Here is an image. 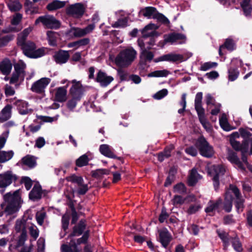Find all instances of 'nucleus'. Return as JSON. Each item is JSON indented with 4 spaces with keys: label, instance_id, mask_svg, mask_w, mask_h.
Returning a JSON list of instances; mask_svg holds the SVG:
<instances>
[{
    "label": "nucleus",
    "instance_id": "3",
    "mask_svg": "<svg viewBox=\"0 0 252 252\" xmlns=\"http://www.w3.org/2000/svg\"><path fill=\"white\" fill-rule=\"evenodd\" d=\"M27 223L26 220L24 219L17 220L16 221L14 237L17 239V241L16 247L23 246L27 239L26 227Z\"/></svg>",
    "mask_w": 252,
    "mask_h": 252
},
{
    "label": "nucleus",
    "instance_id": "27",
    "mask_svg": "<svg viewBox=\"0 0 252 252\" xmlns=\"http://www.w3.org/2000/svg\"><path fill=\"white\" fill-rule=\"evenodd\" d=\"M73 84L70 89V93L72 96H78V97H82V93L81 89V85L80 82L77 81L76 80H73L71 81Z\"/></svg>",
    "mask_w": 252,
    "mask_h": 252
},
{
    "label": "nucleus",
    "instance_id": "58",
    "mask_svg": "<svg viewBox=\"0 0 252 252\" xmlns=\"http://www.w3.org/2000/svg\"><path fill=\"white\" fill-rule=\"evenodd\" d=\"M47 35L50 45L55 46L56 45V39L57 33L52 31H48L47 32Z\"/></svg>",
    "mask_w": 252,
    "mask_h": 252
},
{
    "label": "nucleus",
    "instance_id": "57",
    "mask_svg": "<svg viewBox=\"0 0 252 252\" xmlns=\"http://www.w3.org/2000/svg\"><path fill=\"white\" fill-rule=\"evenodd\" d=\"M109 173V170L105 169H98L92 171V176L97 178H101L103 175H107Z\"/></svg>",
    "mask_w": 252,
    "mask_h": 252
},
{
    "label": "nucleus",
    "instance_id": "21",
    "mask_svg": "<svg viewBox=\"0 0 252 252\" xmlns=\"http://www.w3.org/2000/svg\"><path fill=\"white\" fill-rule=\"evenodd\" d=\"M227 159L232 163L236 165L239 169L242 171L245 170V167L243 163L240 161L236 154L233 151L229 150L227 154Z\"/></svg>",
    "mask_w": 252,
    "mask_h": 252
},
{
    "label": "nucleus",
    "instance_id": "60",
    "mask_svg": "<svg viewBox=\"0 0 252 252\" xmlns=\"http://www.w3.org/2000/svg\"><path fill=\"white\" fill-rule=\"evenodd\" d=\"M217 65L218 64L216 62H206L201 65L200 69L205 71L212 68L216 67Z\"/></svg>",
    "mask_w": 252,
    "mask_h": 252
},
{
    "label": "nucleus",
    "instance_id": "50",
    "mask_svg": "<svg viewBox=\"0 0 252 252\" xmlns=\"http://www.w3.org/2000/svg\"><path fill=\"white\" fill-rule=\"evenodd\" d=\"M37 119L40 120L43 123H52L54 122H56L59 118V115H56L54 117H49V116H37Z\"/></svg>",
    "mask_w": 252,
    "mask_h": 252
},
{
    "label": "nucleus",
    "instance_id": "29",
    "mask_svg": "<svg viewBox=\"0 0 252 252\" xmlns=\"http://www.w3.org/2000/svg\"><path fill=\"white\" fill-rule=\"evenodd\" d=\"M16 105L21 114H27L32 111L31 109L28 108V103L25 101L18 100L16 102Z\"/></svg>",
    "mask_w": 252,
    "mask_h": 252
},
{
    "label": "nucleus",
    "instance_id": "24",
    "mask_svg": "<svg viewBox=\"0 0 252 252\" xmlns=\"http://www.w3.org/2000/svg\"><path fill=\"white\" fill-rule=\"evenodd\" d=\"M68 86L67 84L65 87H59L56 89L55 93V99L60 102H64L66 99V89Z\"/></svg>",
    "mask_w": 252,
    "mask_h": 252
},
{
    "label": "nucleus",
    "instance_id": "6",
    "mask_svg": "<svg viewBox=\"0 0 252 252\" xmlns=\"http://www.w3.org/2000/svg\"><path fill=\"white\" fill-rule=\"evenodd\" d=\"M26 66V64L22 61H19L14 64L15 71L13 73L10 80L11 84H15L24 80L25 75L24 70Z\"/></svg>",
    "mask_w": 252,
    "mask_h": 252
},
{
    "label": "nucleus",
    "instance_id": "10",
    "mask_svg": "<svg viewBox=\"0 0 252 252\" xmlns=\"http://www.w3.org/2000/svg\"><path fill=\"white\" fill-rule=\"evenodd\" d=\"M88 238V233H85L80 239H77V243L71 240L69 243V246L63 244L61 246L62 252H79L80 250L77 248V245L81 243H85L87 242Z\"/></svg>",
    "mask_w": 252,
    "mask_h": 252
},
{
    "label": "nucleus",
    "instance_id": "53",
    "mask_svg": "<svg viewBox=\"0 0 252 252\" xmlns=\"http://www.w3.org/2000/svg\"><path fill=\"white\" fill-rule=\"evenodd\" d=\"M89 160L88 156L85 154L80 157L76 160V164L78 167H82L87 165Z\"/></svg>",
    "mask_w": 252,
    "mask_h": 252
},
{
    "label": "nucleus",
    "instance_id": "15",
    "mask_svg": "<svg viewBox=\"0 0 252 252\" xmlns=\"http://www.w3.org/2000/svg\"><path fill=\"white\" fill-rule=\"evenodd\" d=\"M222 199L219 198L217 200H210L205 208V212L210 215H213L216 211L220 212L222 205Z\"/></svg>",
    "mask_w": 252,
    "mask_h": 252
},
{
    "label": "nucleus",
    "instance_id": "33",
    "mask_svg": "<svg viewBox=\"0 0 252 252\" xmlns=\"http://www.w3.org/2000/svg\"><path fill=\"white\" fill-rule=\"evenodd\" d=\"M65 4V1L54 0L47 5V8L49 11H53L64 7Z\"/></svg>",
    "mask_w": 252,
    "mask_h": 252
},
{
    "label": "nucleus",
    "instance_id": "14",
    "mask_svg": "<svg viewBox=\"0 0 252 252\" xmlns=\"http://www.w3.org/2000/svg\"><path fill=\"white\" fill-rule=\"evenodd\" d=\"M50 81L51 79L49 78H42L32 84L31 89L32 92L42 93L44 92L45 89Z\"/></svg>",
    "mask_w": 252,
    "mask_h": 252
},
{
    "label": "nucleus",
    "instance_id": "30",
    "mask_svg": "<svg viewBox=\"0 0 252 252\" xmlns=\"http://www.w3.org/2000/svg\"><path fill=\"white\" fill-rule=\"evenodd\" d=\"M202 95L203 94L201 92L197 93L195 95L194 104L197 114L205 112L204 109L202 106Z\"/></svg>",
    "mask_w": 252,
    "mask_h": 252
},
{
    "label": "nucleus",
    "instance_id": "22",
    "mask_svg": "<svg viewBox=\"0 0 252 252\" xmlns=\"http://www.w3.org/2000/svg\"><path fill=\"white\" fill-rule=\"evenodd\" d=\"M54 57L57 63L63 64L68 61L69 55L68 51L60 50L55 54Z\"/></svg>",
    "mask_w": 252,
    "mask_h": 252
},
{
    "label": "nucleus",
    "instance_id": "63",
    "mask_svg": "<svg viewBox=\"0 0 252 252\" xmlns=\"http://www.w3.org/2000/svg\"><path fill=\"white\" fill-rule=\"evenodd\" d=\"M127 20L126 18L119 19L114 24H112V27L114 28H123L127 25Z\"/></svg>",
    "mask_w": 252,
    "mask_h": 252
},
{
    "label": "nucleus",
    "instance_id": "39",
    "mask_svg": "<svg viewBox=\"0 0 252 252\" xmlns=\"http://www.w3.org/2000/svg\"><path fill=\"white\" fill-rule=\"evenodd\" d=\"M251 0H243L241 3L244 13L246 16H250L252 10Z\"/></svg>",
    "mask_w": 252,
    "mask_h": 252
},
{
    "label": "nucleus",
    "instance_id": "62",
    "mask_svg": "<svg viewBox=\"0 0 252 252\" xmlns=\"http://www.w3.org/2000/svg\"><path fill=\"white\" fill-rule=\"evenodd\" d=\"M45 217L46 213L45 212L43 211L37 212L36 214V220L37 223L40 225H42Z\"/></svg>",
    "mask_w": 252,
    "mask_h": 252
},
{
    "label": "nucleus",
    "instance_id": "4",
    "mask_svg": "<svg viewBox=\"0 0 252 252\" xmlns=\"http://www.w3.org/2000/svg\"><path fill=\"white\" fill-rule=\"evenodd\" d=\"M17 43L21 46L23 53L25 56L31 58H37L43 56L44 54L43 50H36L35 44L31 41L23 42L21 39L18 40Z\"/></svg>",
    "mask_w": 252,
    "mask_h": 252
},
{
    "label": "nucleus",
    "instance_id": "34",
    "mask_svg": "<svg viewBox=\"0 0 252 252\" xmlns=\"http://www.w3.org/2000/svg\"><path fill=\"white\" fill-rule=\"evenodd\" d=\"M12 69V64L8 60H5L0 63V70L4 75L8 74Z\"/></svg>",
    "mask_w": 252,
    "mask_h": 252
},
{
    "label": "nucleus",
    "instance_id": "54",
    "mask_svg": "<svg viewBox=\"0 0 252 252\" xmlns=\"http://www.w3.org/2000/svg\"><path fill=\"white\" fill-rule=\"evenodd\" d=\"M88 190V185L87 184H85L84 181L79 186L76 188V192L79 195L85 194Z\"/></svg>",
    "mask_w": 252,
    "mask_h": 252
},
{
    "label": "nucleus",
    "instance_id": "42",
    "mask_svg": "<svg viewBox=\"0 0 252 252\" xmlns=\"http://www.w3.org/2000/svg\"><path fill=\"white\" fill-rule=\"evenodd\" d=\"M85 228V222L83 220H81L77 226H74L73 231L72 234L70 235V237L72 236H78L80 235Z\"/></svg>",
    "mask_w": 252,
    "mask_h": 252
},
{
    "label": "nucleus",
    "instance_id": "55",
    "mask_svg": "<svg viewBox=\"0 0 252 252\" xmlns=\"http://www.w3.org/2000/svg\"><path fill=\"white\" fill-rule=\"evenodd\" d=\"M185 201V198L179 195H175L171 200L173 205L175 207L180 206L183 205Z\"/></svg>",
    "mask_w": 252,
    "mask_h": 252
},
{
    "label": "nucleus",
    "instance_id": "45",
    "mask_svg": "<svg viewBox=\"0 0 252 252\" xmlns=\"http://www.w3.org/2000/svg\"><path fill=\"white\" fill-rule=\"evenodd\" d=\"M170 74L167 69L156 70L148 74L149 77H165Z\"/></svg>",
    "mask_w": 252,
    "mask_h": 252
},
{
    "label": "nucleus",
    "instance_id": "36",
    "mask_svg": "<svg viewBox=\"0 0 252 252\" xmlns=\"http://www.w3.org/2000/svg\"><path fill=\"white\" fill-rule=\"evenodd\" d=\"M90 42V39L88 38H84L78 41L72 42L68 44L67 46L69 48L75 47V49H78L81 46H85Z\"/></svg>",
    "mask_w": 252,
    "mask_h": 252
},
{
    "label": "nucleus",
    "instance_id": "7",
    "mask_svg": "<svg viewBox=\"0 0 252 252\" xmlns=\"http://www.w3.org/2000/svg\"><path fill=\"white\" fill-rule=\"evenodd\" d=\"M149 50L147 48H143L140 52L138 67L142 71L148 68L149 65L147 64V63L151 62L154 59V54Z\"/></svg>",
    "mask_w": 252,
    "mask_h": 252
},
{
    "label": "nucleus",
    "instance_id": "48",
    "mask_svg": "<svg viewBox=\"0 0 252 252\" xmlns=\"http://www.w3.org/2000/svg\"><path fill=\"white\" fill-rule=\"evenodd\" d=\"M7 6L11 11H19L22 8L21 4L18 0H10Z\"/></svg>",
    "mask_w": 252,
    "mask_h": 252
},
{
    "label": "nucleus",
    "instance_id": "38",
    "mask_svg": "<svg viewBox=\"0 0 252 252\" xmlns=\"http://www.w3.org/2000/svg\"><path fill=\"white\" fill-rule=\"evenodd\" d=\"M11 106L10 105H6L1 111L0 119L1 121H5L11 117Z\"/></svg>",
    "mask_w": 252,
    "mask_h": 252
},
{
    "label": "nucleus",
    "instance_id": "23",
    "mask_svg": "<svg viewBox=\"0 0 252 252\" xmlns=\"http://www.w3.org/2000/svg\"><path fill=\"white\" fill-rule=\"evenodd\" d=\"M232 191L230 190V188L226 192L224 202L223 203V209L226 212H230L232 207Z\"/></svg>",
    "mask_w": 252,
    "mask_h": 252
},
{
    "label": "nucleus",
    "instance_id": "16",
    "mask_svg": "<svg viewBox=\"0 0 252 252\" xmlns=\"http://www.w3.org/2000/svg\"><path fill=\"white\" fill-rule=\"evenodd\" d=\"M157 29V26L154 24L151 23L146 26L142 31L143 38L147 40L150 37L158 36L159 34L156 31Z\"/></svg>",
    "mask_w": 252,
    "mask_h": 252
},
{
    "label": "nucleus",
    "instance_id": "64",
    "mask_svg": "<svg viewBox=\"0 0 252 252\" xmlns=\"http://www.w3.org/2000/svg\"><path fill=\"white\" fill-rule=\"evenodd\" d=\"M155 19H156L158 21L167 25H169L170 23L169 20L164 15L159 13L158 12Z\"/></svg>",
    "mask_w": 252,
    "mask_h": 252
},
{
    "label": "nucleus",
    "instance_id": "44",
    "mask_svg": "<svg viewBox=\"0 0 252 252\" xmlns=\"http://www.w3.org/2000/svg\"><path fill=\"white\" fill-rule=\"evenodd\" d=\"M199 121L204 127V128L207 131H211L212 130V126L210 125V124L207 121L205 117V112L201 113L200 114H197Z\"/></svg>",
    "mask_w": 252,
    "mask_h": 252
},
{
    "label": "nucleus",
    "instance_id": "61",
    "mask_svg": "<svg viewBox=\"0 0 252 252\" xmlns=\"http://www.w3.org/2000/svg\"><path fill=\"white\" fill-rule=\"evenodd\" d=\"M32 27H29L27 29H25L23 32L20 33L18 36V40L19 39H21L23 42L26 41V38L27 36L29 34V33L32 31Z\"/></svg>",
    "mask_w": 252,
    "mask_h": 252
},
{
    "label": "nucleus",
    "instance_id": "26",
    "mask_svg": "<svg viewBox=\"0 0 252 252\" xmlns=\"http://www.w3.org/2000/svg\"><path fill=\"white\" fill-rule=\"evenodd\" d=\"M99 151L103 156L112 158H117L113 153V149L107 144H102L99 147Z\"/></svg>",
    "mask_w": 252,
    "mask_h": 252
},
{
    "label": "nucleus",
    "instance_id": "8",
    "mask_svg": "<svg viewBox=\"0 0 252 252\" xmlns=\"http://www.w3.org/2000/svg\"><path fill=\"white\" fill-rule=\"evenodd\" d=\"M39 23H42L44 26L49 29H57L60 26V22L51 15L39 17L36 20L35 24L37 25Z\"/></svg>",
    "mask_w": 252,
    "mask_h": 252
},
{
    "label": "nucleus",
    "instance_id": "1",
    "mask_svg": "<svg viewBox=\"0 0 252 252\" xmlns=\"http://www.w3.org/2000/svg\"><path fill=\"white\" fill-rule=\"evenodd\" d=\"M136 51L129 46L121 50L115 59L116 65L120 67H127L130 65L137 56Z\"/></svg>",
    "mask_w": 252,
    "mask_h": 252
},
{
    "label": "nucleus",
    "instance_id": "37",
    "mask_svg": "<svg viewBox=\"0 0 252 252\" xmlns=\"http://www.w3.org/2000/svg\"><path fill=\"white\" fill-rule=\"evenodd\" d=\"M217 233L219 237L221 239L223 243L224 248H227L229 245V241L230 240L231 241L232 238L229 237L228 233L223 230H218Z\"/></svg>",
    "mask_w": 252,
    "mask_h": 252
},
{
    "label": "nucleus",
    "instance_id": "9",
    "mask_svg": "<svg viewBox=\"0 0 252 252\" xmlns=\"http://www.w3.org/2000/svg\"><path fill=\"white\" fill-rule=\"evenodd\" d=\"M17 179L16 176L12 171H7L0 174V191L3 193L4 189Z\"/></svg>",
    "mask_w": 252,
    "mask_h": 252
},
{
    "label": "nucleus",
    "instance_id": "18",
    "mask_svg": "<svg viewBox=\"0 0 252 252\" xmlns=\"http://www.w3.org/2000/svg\"><path fill=\"white\" fill-rule=\"evenodd\" d=\"M84 12L82 4L76 3L70 6L67 9V13L76 18L81 17Z\"/></svg>",
    "mask_w": 252,
    "mask_h": 252
},
{
    "label": "nucleus",
    "instance_id": "20",
    "mask_svg": "<svg viewBox=\"0 0 252 252\" xmlns=\"http://www.w3.org/2000/svg\"><path fill=\"white\" fill-rule=\"evenodd\" d=\"M225 171V168L221 165H213L209 170V173L212 177L220 178Z\"/></svg>",
    "mask_w": 252,
    "mask_h": 252
},
{
    "label": "nucleus",
    "instance_id": "59",
    "mask_svg": "<svg viewBox=\"0 0 252 252\" xmlns=\"http://www.w3.org/2000/svg\"><path fill=\"white\" fill-rule=\"evenodd\" d=\"M231 242L234 249L237 252H241L242 251V247L238 238H232Z\"/></svg>",
    "mask_w": 252,
    "mask_h": 252
},
{
    "label": "nucleus",
    "instance_id": "43",
    "mask_svg": "<svg viewBox=\"0 0 252 252\" xmlns=\"http://www.w3.org/2000/svg\"><path fill=\"white\" fill-rule=\"evenodd\" d=\"M22 166L25 165L32 168L35 166L36 162L33 157L27 156L22 158Z\"/></svg>",
    "mask_w": 252,
    "mask_h": 252
},
{
    "label": "nucleus",
    "instance_id": "17",
    "mask_svg": "<svg viewBox=\"0 0 252 252\" xmlns=\"http://www.w3.org/2000/svg\"><path fill=\"white\" fill-rule=\"evenodd\" d=\"M230 190L236 197L235 206L238 213L242 212L244 207V200L241 198L238 188L233 185H230Z\"/></svg>",
    "mask_w": 252,
    "mask_h": 252
},
{
    "label": "nucleus",
    "instance_id": "35",
    "mask_svg": "<svg viewBox=\"0 0 252 252\" xmlns=\"http://www.w3.org/2000/svg\"><path fill=\"white\" fill-rule=\"evenodd\" d=\"M219 122L220 127L225 131H230L232 128L229 125L227 116L225 113L221 115L219 119Z\"/></svg>",
    "mask_w": 252,
    "mask_h": 252
},
{
    "label": "nucleus",
    "instance_id": "49",
    "mask_svg": "<svg viewBox=\"0 0 252 252\" xmlns=\"http://www.w3.org/2000/svg\"><path fill=\"white\" fill-rule=\"evenodd\" d=\"M228 80L234 81L237 79L239 75V71L236 68L231 67L228 70Z\"/></svg>",
    "mask_w": 252,
    "mask_h": 252
},
{
    "label": "nucleus",
    "instance_id": "52",
    "mask_svg": "<svg viewBox=\"0 0 252 252\" xmlns=\"http://www.w3.org/2000/svg\"><path fill=\"white\" fill-rule=\"evenodd\" d=\"M230 143L232 147L236 151H241L242 152L243 149H246V148L248 147V145H246L245 143L242 145L236 140H230Z\"/></svg>",
    "mask_w": 252,
    "mask_h": 252
},
{
    "label": "nucleus",
    "instance_id": "12",
    "mask_svg": "<svg viewBox=\"0 0 252 252\" xmlns=\"http://www.w3.org/2000/svg\"><path fill=\"white\" fill-rule=\"evenodd\" d=\"M184 61L183 56L181 54L169 53L163 55L158 58L154 59L155 63L167 61L173 63L182 62Z\"/></svg>",
    "mask_w": 252,
    "mask_h": 252
},
{
    "label": "nucleus",
    "instance_id": "25",
    "mask_svg": "<svg viewBox=\"0 0 252 252\" xmlns=\"http://www.w3.org/2000/svg\"><path fill=\"white\" fill-rule=\"evenodd\" d=\"M157 9L152 6H148L141 9L140 13L148 19H154L158 13Z\"/></svg>",
    "mask_w": 252,
    "mask_h": 252
},
{
    "label": "nucleus",
    "instance_id": "5",
    "mask_svg": "<svg viewBox=\"0 0 252 252\" xmlns=\"http://www.w3.org/2000/svg\"><path fill=\"white\" fill-rule=\"evenodd\" d=\"M195 145L202 156L210 158L214 155V151L213 147L203 137H200L197 139Z\"/></svg>",
    "mask_w": 252,
    "mask_h": 252
},
{
    "label": "nucleus",
    "instance_id": "41",
    "mask_svg": "<svg viewBox=\"0 0 252 252\" xmlns=\"http://www.w3.org/2000/svg\"><path fill=\"white\" fill-rule=\"evenodd\" d=\"M174 148L173 145L166 147L163 152L159 153L158 155V159L160 161H163L165 158L171 156V152Z\"/></svg>",
    "mask_w": 252,
    "mask_h": 252
},
{
    "label": "nucleus",
    "instance_id": "11",
    "mask_svg": "<svg viewBox=\"0 0 252 252\" xmlns=\"http://www.w3.org/2000/svg\"><path fill=\"white\" fill-rule=\"evenodd\" d=\"M95 27V24H91L83 29L72 27L70 29L69 33L73 34L75 37H81L91 33Z\"/></svg>",
    "mask_w": 252,
    "mask_h": 252
},
{
    "label": "nucleus",
    "instance_id": "31",
    "mask_svg": "<svg viewBox=\"0 0 252 252\" xmlns=\"http://www.w3.org/2000/svg\"><path fill=\"white\" fill-rule=\"evenodd\" d=\"M201 179V176L197 172L195 169H192L189 176L188 184L189 186H193Z\"/></svg>",
    "mask_w": 252,
    "mask_h": 252
},
{
    "label": "nucleus",
    "instance_id": "46",
    "mask_svg": "<svg viewBox=\"0 0 252 252\" xmlns=\"http://www.w3.org/2000/svg\"><path fill=\"white\" fill-rule=\"evenodd\" d=\"M67 181L70 182L75 185L76 188L79 186L84 181L83 178L80 176H77L75 174H72L66 178Z\"/></svg>",
    "mask_w": 252,
    "mask_h": 252
},
{
    "label": "nucleus",
    "instance_id": "47",
    "mask_svg": "<svg viewBox=\"0 0 252 252\" xmlns=\"http://www.w3.org/2000/svg\"><path fill=\"white\" fill-rule=\"evenodd\" d=\"M225 47L227 50L232 51L235 48V44L234 41L230 38H227L224 45L221 46L219 49V54L220 55H221V48Z\"/></svg>",
    "mask_w": 252,
    "mask_h": 252
},
{
    "label": "nucleus",
    "instance_id": "32",
    "mask_svg": "<svg viewBox=\"0 0 252 252\" xmlns=\"http://www.w3.org/2000/svg\"><path fill=\"white\" fill-rule=\"evenodd\" d=\"M42 192L41 187L38 185H35L29 193V198L32 200H36L40 199L41 197Z\"/></svg>",
    "mask_w": 252,
    "mask_h": 252
},
{
    "label": "nucleus",
    "instance_id": "51",
    "mask_svg": "<svg viewBox=\"0 0 252 252\" xmlns=\"http://www.w3.org/2000/svg\"><path fill=\"white\" fill-rule=\"evenodd\" d=\"M72 98L69 100L67 103V108L72 111L76 106L77 103L80 100L81 97L72 96Z\"/></svg>",
    "mask_w": 252,
    "mask_h": 252
},
{
    "label": "nucleus",
    "instance_id": "2",
    "mask_svg": "<svg viewBox=\"0 0 252 252\" xmlns=\"http://www.w3.org/2000/svg\"><path fill=\"white\" fill-rule=\"evenodd\" d=\"M6 204L4 212L7 215H12L17 212L21 207V198L19 191L16 190L12 194L8 192L3 196Z\"/></svg>",
    "mask_w": 252,
    "mask_h": 252
},
{
    "label": "nucleus",
    "instance_id": "40",
    "mask_svg": "<svg viewBox=\"0 0 252 252\" xmlns=\"http://www.w3.org/2000/svg\"><path fill=\"white\" fill-rule=\"evenodd\" d=\"M14 155L12 151H0V162L4 163L11 159Z\"/></svg>",
    "mask_w": 252,
    "mask_h": 252
},
{
    "label": "nucleus",
    "instance_id": "13",
    "mask_svg": "<svg viewBox=\"0 0 252 252\" xmlns=\"http://www.w3.org/2000/svg\"><path fill=\"white\" fill-rule=\"evenodd\" d=\"M164 40L165 43H170L172 44L174 43L182 44L185 42L186 36L183 34L173 32L165 34Z\"/></svg>",
    "mask_w": 252,
    "mask_h": 252
},
{
    "label": "nucleus",
    "instance_id": "19",
    "mask_svg": "<svg viewBox=\"0 0 252 252\" xmlns=\"http://www.w3.org/2000/svg\"><path fill=\"white\" fill-rule=\"evenodd\" d=\"M96 80L101 86L106 87L112 82L114 78L111 76H108L105 72L100 70L97 73Z\"/></svg>",
    "mask_w": 252,
    "mask_h": 252
},
{
    "label": "nucleus",
    "instance_id": "28",
    "mask_svg": "<svg viewBox=\"0 0 252 252\" xmlns=\"http://www.w3.org/2000/svg\"><path fill=\"white\" fill-rule=\"evenodd\" d=\"M159 240L163 247L166 248L171 240V236L167 229L159 231Z\"/></svg>",
    "mask_w": 252,
    "mask_h": 252
},
{
    "label": "nucleus",
    "instance_id": "56",
    "mask_svg": "<svg viewBox=\"0 0 252 252\" xmlns=\"http://www.w3.org/2000/svg\"><path fill=\"white\" fill-rule=\"evenodd\" d=\"M29 229L31 237L34 240L36 239L39 236V230L36 226L32 223L29 226Z\"/></svg>",
    "mask_w": 252,
    "mask_h": 252
}]
</instances>
